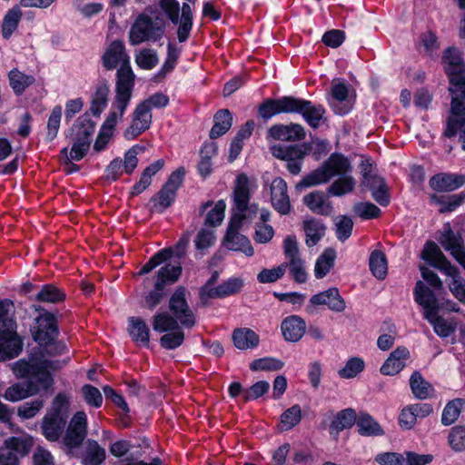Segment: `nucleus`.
I'll use <instances>...</instances> for the list:
<instances>
[{"label":"nucleus","mask_w":465,"mask_h":465,"mask_svg":"<svg viewBox=\"0 0 465 465\" xmlns=\"http://www.w3.org/2000/svg\"><path fill=\"white\" fill-rule=\"evenodd\" d=\"M176 317L171 316L167 312H160L155 314L152 320V325L155 331L164 332L161 339V346L173 350L181 346L184 340V332L178 325Z\"/></svg>","instance_id":"1"},{"label":"nucleus","mask_w":465,"mask_h":465,"mask_svg":"<svg viewBox=\"0 0 465 465\" xmlns=\"http://www.w3.org/2000/svg\"><path fill=\"white\" fill-rule=\"evenodd\" d=\"M351 170V164L347 158L341 154H332L318 169L305 176L302 183L306 187L315 186L327 183L337 175H343Z\"/></svg>","instance_id":"2"},{"label":"nucleus","mask_w":465,"mask_h":465,"mask_svg":"<svg viewBox=\"0 0 465 465\" xmlns=\"http://www.w3.org/2000/svg\"><path fill=\"white\" fill-rule=\"evenodd\" d=\"M59 366L55 362L49 361H37L35 359L30 361H19L14 365V372L18 377H30L38 382L42 389H48L53 380L49 372L50 370H56Z\"/></svg>","instance_id":"3"},{"label":"nucleus","mask_w":465,"mask_h":465,"mask_svg":"<svg viewBox=\"0 0 465 465\" xmlns=\"http://www.w3.org/2000/svg\"><path fill=\"white\" fill-rule=\"evenodd\" d=\"M163 21L142 15L137 17L129 32V41L133 45H140L145 41H156L163 35Z\"/></svg>","instance_id":"4"},{"label":"nucleus","mask_w":465,"mask_h":465,"mask_svg":"<svg viewBox=\"0 0 465 465\" xmlns=\"http://www.w3.org/2000/svg\"><path fill=\"white\" fill-rule=\"evenodd\" d=\"M274 157L285 161L288 171L296 175L302 170V163L306 154L303 146H282L274 145L271 147Z\"/></svg>","instance_id":"5"},{"label":"nucleus","mask_w":465,"mask_h":465,"mask_svg":"<svg viewBox=\"0 0 465 465\" xmlns=\"http://www.w3.org/2000/svg\"><path fill=\"white\" fill-rule=\"evenodd\" d=\"M32 333L34 340L41 346H53V341L58 333L54 315L49 312L39 315Z\"/></svg>","instance_id":"6"},{"label":"nucleus","mask_w":465,"mask_h":465,"mask_svg":"<svg viewBox=\"0 0 465 465\" xmlns=\"http://www.w3.org/2000/svg\"><path fill=\"white\" fill-rule=\"evenodd\" d=\"M87 433V416L84 411H77L70 420L64 443L69 448L78 447Z\"/></svg>","instance_id":"7"},{"label":"nucleus","mask_w":465,"mask_h":465,"mask_svg":"<svg viewBox=\"0 0 465 465\" xmlns=\"http://www.w3.org/2000/svg\"><path fill=\"white\" fill-rule=\"evenodd\" d=\"M134 81L135 74L130 64L119 67L116 73L115 96L114 101L129 104Z\"/></svg>","instance_id":"8"},{"label":"nucleus","mask_w":465,"mask_h":465,"mask_svg":"<svg viewBox=\"0 0 465 465\" xmlns=\"http://www.w3.org/2000/svg\"><path fill=\"white\" fill-rule=\"evenodd\" d=\"M152 124V113L147 107V104H138L133 113L132 124L124 131V137L133 140L142 133L150 128Z\"/></svg>","instance_id":"9"},{"label":"nucleus","mask_w":465,"mask_h":465,"mask_svg":"<svg viewBox=\"0 0 465 465\" xmlns=\"http://www.w3.org/2000/svg\"><path fill=\"white\" fill-rule=\"evenodd\" d=\"M170 310L185 328H192L195 323V318L189 308L186 300L184 289H178L170 299Z\"/></svg>","instance_id":"10"},{"label":"nucleus","mask_w":465,"mask_h":465,"mask_svg":"<svg viewBox=\"0 0 465 465\" xmlns=\"http://www.w3.org/2000/svg\"><path fill=\"white\" fill-rule=\"evenodd\" d=\"M241 227L242 226L233 225L232 223H229L223 244L228 250L241 252L246 256H252L254 254L253 247L251 241L239 232Z\"/></svg>","instance_id":"11"},{"label":"nucleus","mask_w":465,"mask_h":465,"mask_svg":"<svg viewBox=\"0 0 465 465\" xmlns=\"http://www.w3.org/2000/svg\"><path fill=\"white\" fill-rule=\"evenodd\" d=\"M295 97L283 96L279 99H267L259 106V114L265 120L279 114L293 113Z\"/></svg>","instance_id":"12"},{"label":"nucleus","mask_w":465,"mask_h":465,"mask_svg":"<svg viewBox=\"0 0 465 465\" xmlns=\"http://www.w3.org/2000/svg\"><path fill=\"white\" fill-rule=\"evenodd\" d=\"M103 65L107 70H113L117 66L130 64V57L125 52L124 45L121 41L112 42L102 57Z\"/></svg>","instance_id":"13"},{"label":"nucleus","mask_w":465,"mask_h":465,"mask_svg":"<svg viewBox=\"0 0 465 465\" xmlns=\"http://www.w3.org/2000/svg\"><path fill=\"white\" fill-rule=\"evenodd\" d=\"M271 203L272 207L281 214H288L291 211V202L287 192V183L276 177L271 184Z\"/></svg>","instance_id":"14"},{"label":"nucleus","mask_w":465,"mask_h":465,"mask_svg":"<svg viewBox=\"0 0 465 465\" xmlns=\"http://www.w3.org/2000/svg\"><path fill=\"white\" fill-rule=\"evenodd\" d=\"M349 89L345 83L333 80L331 83V98L330 104L335 114H346L352 108V103L348 99Z\"/></svg>","instance_id":"15"},{"label":"nucleus","mask_w":465,"mask_h":465,"mask_svg":"<svg viewBox=\"0 0 465 465\" xmlns=\"http://www.w3.org/2000/svg\"><path fill=\"white\" fill-rule=\"evenodd\" d=\"M293 113L301 114L305 122L312 128L321 125L325 110L322 105L312 104V102L295 98Z\"/></svg>","instance_id":"16"},{"label":"nucleus","mask_w":465,"mask_h":465,"mask_svg":"<svg viewBox=\"0 0 465 465\" xmlns=\"http://www.w3.org/2000/svg\"><path fill=\"white\" fill-rule=\"evenodd\" d=\"M256 180L248 177L245 173L237 174L232 191L234 206H243L249 203L252 192L256 189Z\"/></svg>","instance_id":"17"},{"label":"nucleus","mask_w":465,"mask_h":465,"mask_svg":"<svg viewBox=\"0 0 465 465\" xmlns=\"http://www.w3.org/2000/svg\"><path fill=\"white\" fill-rule=\"evenodd\" d=\"M421 258L428 262L433 267L439 269L443 273H450L453 271V266L439 246L433 242H427L420 254Z\"/></svg>","instance_id":"18"},{"label":"nucleus","mask_w":465,"mask_h":465,"mask_svg":"<svg viewBox=\"0 0 465 465\" xmlns=\"http://www.w3.org/2000/svg\"><path fill=\"white\" fill-rule=\"evenodd\" d=\"M242 287V282L240 279H229L217 287H213L211 282L206 283L201 289L202 299L206 298H223L238 292Z\"/></svg>","instance_id":"19"},{"label":"nucleus","mask_w":465,"mask_h":465,"mask_svg":"<svg viewBox=\"0 0 465 465\" xmlns=\"http://www.w3.org/2000/svg\"><path fill=\"white\" fill-rule=\"evenodd\" d=\"M268 134L272 138L284 142L301 141L306 135L303 126L299 124H274Z\"/></svg>","instance_id":"20"},{"label":"nucleus","mask_w":465,"mask_h":465,"mask_svg":"<svg viewBox=\"0 0 465 465\" xmlns=\"http://www.w3.org/2000/svg\"><path fill=\"white\" fill-rule=\"evenodd\" d=\"M281 331L286 341L297 342L305 333L306 322L298 315H291L282 320Z\"/></svg>","instance_id":"21"},{"label":"nucleus","mask_w":465,"mask_h":465,"mask_svg":"<svg viewBox=\"0 0 465 465\" xmlns=\"http://www.w3.org/2000/svg\"><path fill=\"white\" fill-rule=\"evenodd\" d=\"M310 303L312 306L326 305L330 310L339 312H343L346 308V303L337 288H330L312 295Z\"/></svg>","instance_id":"22"},{"label":"nucleus","mask_w":465,"mask_h":465,"mask_svg":"<svg viewBox=\"0 0 465 465\" xmlns=\"http://www.w3.org/2000/svg\"><path fill=\"white\" fill-rule=\"evenodd\" d=\"M444 249L450 252L452 257L465 270V248L460 235L454 233L450 229L441 236L440 240Z\"/></svg>","instance_id":"23"},{"label":"nucleus","mask_w":465,"mask_h":465,"mask_svg":"<svg viewBox=\"0 0 465 465\" xmlns=\"http://www.w3.org/2000/svg\"><path fill=\"white\" fill-rule=\"evenodd\" d=\"M465 184V175L457 173H439L430 180V186L440 192H450Z\"/></svg>","instance_id":"24"},{"label":"nucleus","mask_w":465,"mask_h":465,"mask_svg":"<svg viewBox=\"0 0 465 465\" xmlns=\"http://www.w3.org/2000/svg\"><path fill=\"white\" fill-rule=\"evenodd\" d=\"M410 357V351L404 347L395 349L381 367V372L383 375H396L406 364V361Z\"/></svg>","instance_id":"25"},{"label":"nucleus","mask_w":465,"mask_h":465,"mask_svg":"<svg viewBox=\"0 0 465 465\" xmlns=\"http://www.w3.org/2000/svg\"><path fill=\"white\" fill-rule=\"evenodd\" d=\"M413 294L415 302L422 307L424 316L428 312L438 311L436 296L423 282L418 281L416 282Z\"/></svg>","instance_id":"26"},{"label":"nucleus","mask_w":465,"mask_h":465,"mask_svg":"<svg viewBox=\"0 0 465 465\" xmlns=\"http://www.w3.org/2000/svg\"><path fill=\"white\" fill-rule=\"evenodd\" d=\"M15 324L10 331L0 332V351L8 358L17 356L22 349V341L15 331Z\"/></svg>","instance_id":"27"},{"label":"nucleus","mask_w":465,"mask_h":465,"mask_svg":"<svg viewBox=\"0 0 465 465\" xmlns=\"http://www.w3.org/2000/svg\"><path fill=\"white\" fill-rule=\"evenodd\" d=\"M65 424L64 415L46 414L43 420L42 430L45 437L51 441H55L61 436Z\"/></svg>","instance_id":"28"},{"label":"nucleus","mask_w":465,"mask_h":465,"mask_svg":"<svg viewBox=\"0 0 465 465\" xmlns=\"http://www.w3.org/2000/svg\"><path fill=\"white\" fill-rule=\"evenodd\" d=\"M40 389V385H35L33 381L16 383L5 390L4 397L10 401H18L38 393Z\"/></svg>","instance_id":"29"},{"label":"nucleus","mask_w":465,"mask_h":465,"mask_svg":"<svg viewBox=\"0 0 465 465\" xmlns=\"http://www.w3.org/2000/svg\"><path fill=\"white\" fill-rule=\"evenodd\" d=\"M270 212L266 209L260 211V223H257L254 227L253 240L257 243H268L274 236L273 228L266 223L270 219Z\"/></svg>","instance_id":"30"},{"label":"nucleus","mask_w":465,"mask_h":465,"mask_svg":"<svg viewBox=\"0 0 465 465\" xmlns=\"http://www.w3.org/2000/svg\"><path fill=\"white\" fill-rule=\"evenodd\" d=\"M23 13L18 5H14L4 15L1 25V34L3 38L8 40L16 31Z\"/></svg>","instance_id":"31"},{"label":"nucleus","mask_w":465,"mask_h":465,"mask_svg":"<svg viewBox=\"0 0 465 465\" xmlns=\"http://www.w3.org/2000/svg\"><path fill=\"white\" fill-rule=\"evenodd\" d=\"M182 273V267L179 264H165L157 272L154 287L160 291L165 285L173 284L178 281Z\"/></svg>","instance_id":"32"},{"label":"nucleus","mask_w":465,"mask_h":465,"mask_svg":"<svg viewBox=\"0 0 465 465\" xmlns=\"http://www.w3.org/2000/svg\"><path fill=\"white\" fill-rule=\"evenodd\" d=\"M302 227L305 233V242L309 247L316 245L325 234L326 227L314 218L304 220Z\"/></svg>","instance_id":"33"},{"label":"nucleus","mask_w":465,"mask_h":465,"mask_svg":"<svg viewBox=\"0 0 465 465\" xmlns=\"http://www.w3.org/2000/svg\"><path fill=\"white\" fill-rule=\"evenodd\" d=\"M234 346L239 350L255 348L260 341L258 334L248 328L236 329L232 333Z\"/></svg>","instance_id":"34"},{"label":"nucleus","mask_w":465,"mask_h":465,"mask_svg":"<svg viewBox=\"0 0 465 465\" xmlns=\"http://www.w3.org/2000/svg\"><path fill=\"white\" fill-rule=\"evenodd\" d=\"M128 331L133 341L143 346L149 345L150 331L146 323L140 318L131 317L128 320Z\"/></svg>","instance_id":"35"},{"label":"nucleus","mask_w":465,"mask_h":465,"mask_svg":"<svg viewBox=\"0 0 465 465\" xmlns=\"http://www.w3.org/2000/svg\"><path fill=\"white\" fill-rule=\"evenodd\" d=\"M303 203L311 211L318 214L329 215L332 210L331 203L325 201L322 192H313L305 195Z\"/></svg>","instance_id":"36"},{"label":"nucleus","mask_w":465,"mask_h":465,"mask_svg":"<svg viewBox=\"0 0 465 465\" xmlns=\"http://www.w3.org/2000/svg\"><path fill=\"white\" fill-rule=\"evenodd\" d=\"M336 252L328 248L317 258L314 265V276L317 279L324 278L334 266Z\"/></svg>","instance_id":"37"},{"label":"nucleus","mask_w":465,"mask_h":465,"mask_svg":"<svg viewBox=\"0 0 465 465\" xmlns=\"http://www.w3.org/2000/svg\"><path fill=\"white\" fill-rule=\"evenodd\" d=\"M164 165L163 160H157L147 166L139 180L132 189V194L137 195L143 193L152 183V177L156 174Z\"/></svg>","instance_id":"38"},{"label":"nucleus","mask_w":465,"mask_h":465,"mask_svg":"<svg viewBox=\"0 0 465 465\" xmlns=\"http://www.w3.org/2000/svg\"><path fill=\"white\" fill-rule=\"evenodd\" d=\"M424 318L433 326L434 331L440 337H448L455 331V323L438 316V311L428 312Z\"/></svg>","instance_id":"39"},{"label":"nucleus","mask_w":465,"mask_h":465,"mask_svg":"<svg viewBox=\"0 0 465 465\" xmlns=\"http://www.w3.org/2000/svg\"><path fill=\"white\" fill-rule=\"evenodd\" d=\"M410 386L413 395L420 400L427 399L433 394V388L418 371H414L410 378Z\"/></svg>","instance_id":"40"},{"label":"nucleus","mask_w":465,"mask_h":465,"mask_svg":"<svg viewBox=\"0 0 465 465\" xmlns=\"http://www.w3.org/2000/svg\"><path fill=\"white\" fill-rule=\"evenodd\" d=\"M232 117L229 110L218 111L214 115V124L210 131L212 139L218 138L224 134L232 126Z\"/></svg>","instance_id":"41"},{"label":"nucleus","mask_w":465,"mask_h":465,"mask_svg":"<svg viewBox=\"0 0 465 465\" xmlns=\"http://www.w3.org/2000/svg\"><path fill=\"white\" fill-rule=\"evenodd\" d=\"M34 444L33 438L28 434H22L16 437H10L4 442V446L10 451L25 456L26 455Z\"/></svg>","instance_id":"42"},{"label":"nucleus","mask_w":465,"mask_h":465,"mask_svg":"<svg viewBox=\"0 0 465 465\" xmlns=\"http://www.w3.org/2000/svg\"><path fill=\"white\" fill-rule=\"evenodd\" d=\"M9 84L14 92L21 94L24 91L35 83V77L26 74L18 69H12L8 74Z\"/></svg>","instance_id":"43"},{"label":"nucleus","mask_w":465,"mask_h":465,"mask_svg":"<svg viewBox=\"0 0 465 465\" xmlns=\"http://www.w3.org/2000/svg\"><path fill=\"white\" fill-rule=\"evenodd\" d=\"M235 210L230 223L233 225L242 226L244 222H252L259 213L258 204L245 203L243 206H234Z\"/></svg>","instance_id":"44"},{"label":"nucleus","mask_w":465,"mask_h":465,"mask_svg":"<svg viewBox=\"0 0 465 465\" xmlns=\"http://www.w3.org/2000/svg\"><path fill=\"white\" fill-rule=\"evenodd\" d=\"M110 90L107 84H103L96 87L92 97L90 111L94 116H100L108 103Z\"/></svg>","instance_id":"45"},{"label":"nucleus","mask_w":465,"mask_h":465,"mask_svg":"<svg viewBox=\"0 0 465 465\" xmlns=\"http://www.w3.org/2000/svg\"><path fill=\"white\" fill-rule=\"evenodd\" d=\"M105 450L95 440L86 442L84 465H100L105 460Z\"/></svg>","instance_id":"46"},{"label":"nucleus","mask_w":465,"mask_h":465,"mask_svg":"<svg viewBox=\"0 0 465 465\" xmlns=\"http://www.w3.org/2000/svg\"><path fill=\"white\" fill-rule=\"evenodd\" d=\"M369 265L372 274L379 280H383L388 272V264L385 254L381 251H373L369 259Z\"/></svg>","instance_id":"47"},{"label":"nucleus","mask_w":465,"mask_h":465,"mask_svg":"<svg viewBox=\"0 0 465 465\" xmlns=\"http://www.w3.org/2000/svg\"><path fill=\"white\" fill-rule=\"evenodd\" d=\"M177 35L180 42L188 39L193 27V10L189 4L184 3L182 6V15L178 22Z\"/></svg>","instance_id":"48"},{"label":"nucleus","mask_w":465,"mask_h":465,"mask_svg":"<svg viewBox=\"0 0 465 465\" xmlns=\"http://www.w3.org/2000/svg\"><path fill=\"white\" fill-rule=\"evenodd\" d=\"M360 434L364 436H380L383 434L381 425L368 414H361L357 420Z\"/></svg>","instance_id":"49"},{"label":"nucleus","mask_w":465,"mask_h":465,"mask_svg":"<svg viewBox=\"0 0 465 465\" xmlns=\"http://www.w3.org/2000/svg\"><path fill=\"white\" fill-rule=\"evenodd\" d=\"M453 271L450 273H444L451 278L448 283L452 295L461 303L465 304V280L460 276L459 269L453 266Z\"/></svg>","instance_id":"50"},{"label":"nucleus","mask_w":465,"mask_h":465,"mask_svg":"<svg viewBox=\"0 0 465 465\" xmlns=\"http://www.w3.org/2000/svg\"><path fill=\"white\" fill-rule=\"evenodd\" d=\"M356 412L352 409H345L340 411L331 424V430L339 432L342 430L351 428L357 423Z\"/></svg>","instance_id":"51"},{"label":"nucleus","mask_w":465,"mask_h":465,"mask_svg":"<svg viewBox=\"0 0 465 465\" xmlns=\"http://www.w3.org/2000/svg\"><path fill=\"white\" fill-rule=\"evenodd\" d=\"M302 420V410L300 405L295 404L282 412L280 419V430H289L295 427Z\"/></svg>","instance_id":"52"},{"label":"nucleus","mask_w":465,"mask_h":465,"mask_svg":"<svg viewBox=\"0 0 465 465\" xmlns=\"http://www.w3.org/2000/svg\"><path fill=\"white\" fill-rule=\"evenodd\" d=\"M217 147L215 143H205L201 150V160L198 164V170L203 177L208 176L212 172V157L216 154Z\"/></svg>","instance_id":"53"},{"label":"nucleus","mask_w":465,"mask_h":465,"mask_svg":"<svg viewBox=\"0 0 465 465\" xmlns=\"http://www.w3.org/2000/svg\"><path fill=\"white\" fill-rule=\"evenodd\" d=\"M129 104L114 101L108 114L105 117L103 124L104 126L112 129L115 132L117 124L123 119V116Z\"/></svg>","instance_id":"54"},{"label":"nucleus","mask_w":465,"mask_h":465,"mask_svg":"<svg viewBox=\"0 0 465 465\" xmlns=\"http://www.w3.org/2000/svg\"><path fill=\"white\" fill-rule=\"evenodd\" d=\"M173 253L174 251L172 248H165L159 251L154 255H153L150 260L141 268V270L137 272V275H143L150 272L157 266L168 261Z\"/></svg>","instance_id":"55"},{"label":"nucleus","mask_w":465,"mask_h":465,"mask_svg":"<svg viewBox=\"0 0 465 465\" xmlns=\"http://www.w3.org/2000/svg\"><path fill=\"white\" fill-rule=\"evenodd\" d=\"M372 191V197L381 205H387L390 202L387 186L381 177H372L371 182L366 184Z\"/></svg>","instance_id":"56"},{"label":"nucleus","mask_w":465,"mask_h":465,"mask_svg":"<svg viewBox=\"0 0 465 465\" xmlns=\"http://www.w3.org/2000/svg\"><path fill=\"white\" fill-rule=\"evenodd\" d=\"M74 138L89 141L95 131V124L87 117H80L74 125Z\"/></svg>","instance_id":"57"},{"label":"nucleus","mask_w":465,"mask_h":465,"mask_svg":"<svg viewBox=\"0 0 465 465\" xmlns=\"http://www.w3.org/2000/svg\"><path fill=\"white\" fill-rule=\"evenodd\" d=\"M135 63L141 69L152 70L159 63V58L154 50L143 48L136 54Z\"/></svg>","instance_id":"58"},{"label":"nucleus","mask_w":465,"mask_h":465,"mask_svg":"<svg viewBox=\"0 0 465 465\" xmlns=\"http://www.w3.org/2000/svg\"><path fill=\"white\" fill-rule=\"evenodd\" d=\"M448 443L455 452L465 451V426H454L448 435Z\"/></svg>","instance_id":"59"},{"label":"nucleus","mask_w":465,"mask_h":465,"mask_svg":"<svg viewBox=\"0 0 465 465\" xmlns=\"http://www.w3.org/2000/svg\"><path fill=\"white\" fill-rule=\"evenodd\" d=\"M463 404L464 401L460 399L450 401L442 411L441 422L446 426L454 423L460 414Z\"/></svg>","instance_id":"60"},{"label":"nucleus","mask_w":465,"mask_h":465,"mask_svg":"<svg viewBox=\"0 0 465 465\" xmlns=\"http://www.w3.org/2000/svg\"><path fill=\"white\" fill-rule=\"evenodd\" d=\"M355 181L351 176L344 175L333 182L328 191L331 195L341 196L353 191Z\"/></svg>","instance_id":"61"},{"label":"nucleus","mask_w":465,"mask_h":465,"mask_svg":"<svg viewBox=\"0 0 465 465\" xmlns=\"http://www.w3.org/2000/svg\"><path fill=\"white\" fill-rule=\"evenodd\" d=\"M365 364L362 359L353 357L349 359L344 367L341 369L338 373L341 378L351 379L356 377L364 370Z\"/></svg>","instance_id":"62"},{"label":"nucleus","mask_w":465,"mask_h":465,"mask_svg":"<svg viewBox=\"0 0 465 465\" xmlns=\"http://www.w3.org/2000/svg\"><path fill=\"white\" fill-rule=\"evenodd\" d=\"M287 270V264L282 263L277 267L271 269H262L257 275V280L261 283L275 282L282 278Z\"/></svg>","instance_id":"63"},{"label":"nucleus","mask_w":465,"mask_h":465,"mask_svg":"<svg viewBox=\"0 0 465 465\" xmlns=\"http://www.w3.org/2000/svg\"><path fill=\"white\" fill-rule=\"evenodd\" d=\"M284 363L281 360L265 357L253 361L250 364L252 371H279L283 367Z\"/></svg>","instance_id":"64"}]
</instances>
